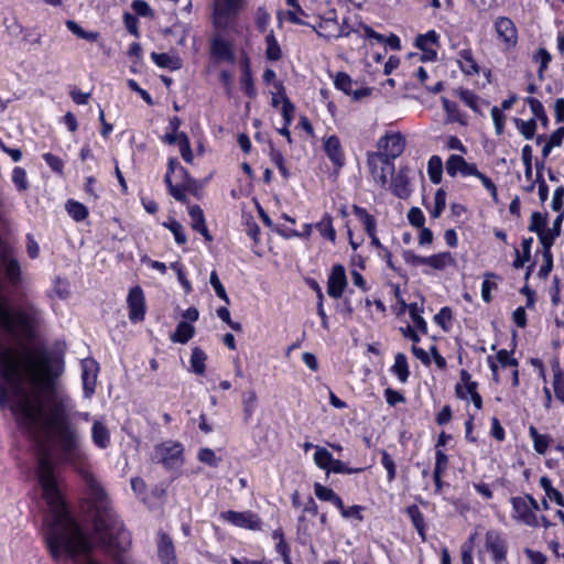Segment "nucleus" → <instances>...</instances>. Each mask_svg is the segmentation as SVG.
Segmentation results:
<instances>
[{"mask_svg":"<svg viewBox=\"0 0 564 564\" xmlns=\"http://www.w3.org/2000/svg\"><path fill=\"white\" fill-rule=\"evenodd\" d=\"M242 9V0H216L213 23L218 29H228L232 19Z\"/></svg>","mask_w":564,"mask_h":564,"instance_id":"obj_2","label":"nucleus"},{"mask_svg":"<svg viewBox=\"0 0 564 564\" xmlns=\"http://www.w3.org/2000/svg\"><path fill=\"white\" fill-rule=\"evenodd\" d=\"M511 503L519 520L525 524H532L534 522V512L531 510V507L525 498L514 497L511 499Z\"/></svg>","mask_w":564,"mask_h":564,"instance_id":"obj_17","label":"nucleus"},{"mask_svg":"<svg viewBox=\"0 0 564 564\" xmlns=\"http://www.w3.org/2000/svg\"><path fill=\"white\" fill-rule=\"evenodd\" d=\"M409 314L415 327H417L423 333H426V322L421 316V310L419 308L416 303L409 305Z\"/></svg>","mask_w":564,"mask_h":564,"instance_id":"obj_43","label":"nucleus"},{"mask_svg":"<svg viewBox=\"0 0 564 564\" xmlns=\"http://www.w3.org/2000/svg\"><path fill=\"white\" fill-rule=\"evenodd\" d=\"M517 127L519 128L522 135L528 140L533 138L536 130V123L534 119L528 121L517 120Z\"/></svg>","mask_w":564,"mask_h":564,"instance_id":"obj_48","label":"nucleus"},{"mask_svg":"<svg viewBox=\"0 0 564 564\" xmlns=\"http://www.w3.org/2000/svg\"><path fill=\"white\" fill-rule=\"evenodd\" d=\"M199 462L210 466L217 467L220 458L216 456V453L212 448H200L197 455Z\"/></svg>","mask_w":564,"mask_h":564,"instance_id":"obj_42","label":"nucleus"},{"mask_svg":"<svg viewBox=\"0 0 564 564\" xmlns=\"http://www.w3.org/2000/svg\"><path fill=\"white\" fill-rule=\"evenodd\" d=\"M68 214L77 221L83 220L87 217V208L78 202H68L66 204Z\"/></svg>","mask_w":564,"mask_h":564,"instance_id":"obj_41","label":"nucleus"},{"mask_svg":"<svg viewBox=\"0 0 564 564\" xmlns=\"http://www.w3.org/2000/svg\"><path fill=\"white\" fill-rule=\"evenodd\" d=\"M391 188L393 194L399 198H406L410 196V182L405 170H400L399 173L392 178Z\"/></svg>","mask_w":564,"mask_h":564,"instance_id":"obj_18","label":"nucleus"},{"mask_svg":"<svg viewBox=\"0 0 564 564\" xmlns=\"http://www.w3.org/2000/svg\"><path fill=\"white\" fill-rule=\"evenodd\" d=\"M341 512V516L344 518H355L357 519L358 521H362L364 520V517L361 514L362 510H364V507L361 506H351V507H348L346 508L344 505L341 508H338Z\"/></svg>","mask_w":564,"mask_h":564,"instance_id":"obj_56","label":"nucleus"},{"mask_svg":"<svg viewBox=\"0 0 564 564\" xmlns=\"http://www.w3.org/2000/svg\"><path fill=\"white\" fill-rule=\"evenodd\" d=\"M91 438L96 446L106 448L110 442V432L101 421H95L91 427Z\"/></svg>","mask_w":564,"mask_h":564,"instance_id":"obj_20","label":"nucleus"},{"mask_svg":"<svg viewBox=\"0 0 564 564\" xmlns=\"http://www.w3.org/2000/svg\"><path fill=\"white\" fill-rule=\"evenodd\" d=\"M367 165L370 170L373 181L381 187H384L388 183L389 176L393 174V162L386 159L381 154H376L372 152L367 155Z\"/></svg>","mask_w":564,"mask_h":564,"instance_id":"obj_3","label":"nucleus"},{"mask_svg":"<svg viewBox=\"0 0 564 564\" xmlns=\"http://www.w3.org/2000/svg\"><path fill=\"white\" fill-rule=\"evenodd\" d=\"M314 492L319 500L329 501L337 508L343 507L341 498L332 488L325 487L321 484H315Z\"/></svg>","mask_w":564,"mask_h":564,"instance_id":"obj_23","label":"nucleus"},{"mask_svg":"<svg viewBox=\"0 0 564 564\" xmlns=\"http://www.w3.org/2000/svg\"><path fill=\"white\" fill-rule=\"evenodd\" d=\"M447 463L448 459L446 454H444L442 451H437L435 455V467L433 471V478L438 479L441 477L442 473L447 467Z\"/></svg>","mask_w":564,"mask_h":564,"instance_id":"obj_50","label":"nucleus"},{"mask_svg":"<svg viewBox=\"0 0 564 564\" xmlns=\"http://www.w3.org/2000/svg\"><path fill=\"white\" fill-rule=\"evenodd\" d=\"M98 370V364L94 359H84L82 361V380L86 398H90L95 393Z\"/></svg>","mask_w":564,"mask_h":564,"instance_id":"obj_8","label":"nucleus"},{"mask_svg":"<svg viewBox=\"0 0 564 564\" xmlns=\"http://www.w3.org/2000/svg\"><path fill=\"white\" fill-rule=\"evenodd\" d=\"M8 403L20 427L37 445L36 478L50 509L43 531L51 555L57 560L65 552L76 564H98L90 557L91 544L66 510L51 453L44 444L46 440L54 444L61 460L82 476L95 502L101 505L95 516L96 532L107 550L119 556L130 545V535L117 514L104 507L106 492L87 466L78 430L72 421L70 398L67 394H0V406ZM117 561L124 564L120 557Z\"/></svg>","mask_w":564,"mask_h":564,"instance_id":"obj_1","label":"nucleus"},{"mask_svg":"<svg viewBox=\"0 0 564 564\" xmlns=\"http://www.w3.org/2000/svg\"><path fill=\"white\" fill-rule=\"evenodd\" d=\"M563 197H564V187L560 186L555 189L552 197V209L555 212H560L563 206Z\"/></svg>","mask_w":564,"mask_h":564,"instance_id":"obj_64","label":"nucleus"},{"mask_svg":"<svg viewBox=\"0 0 564 564\" xmlns=\"http://www.w3.org/2000/svg\"><path fill=\"white\" fill-rule=\"evenodd\" d=\"M392 371L398 376L401 382H405L408 380L410 372L408 360L404 354L399 352L395 355Z\"/></svg>","mask_w":564,"mask_h":564,"instance_id":"obj_27","label":"nucleus"},{"mask_svg":"<svg viewBox=\"0 0 564 564\" xmlns=\"http://www.w3.org/2000/svg\"><path fill=\"white\" fill-rule=\"evenodd\" d=\"M563 220V214H560L553 221L552 228L540 232V242L543 248H546V242L550 243V248L552 247L556 237L561 234V225Z\"/></svg>","mask_w":564,"mask_h":564,"instance_id":"obj_22","label":"nucleus"},{"mask_svg":"<svg viewBox=\"0 0 564 564\" xmlns=\"http://www.w3.org/2000/svg\"><path fill=\"white\" fill-rule=\"evenodd\" d=\"M473 540L474 536H470L469 542H466L462 546V564H474L473 563Z\"/></svg>","mask_w":564,"mask_h":564,"instance_id":"obj_61","label":"nucleus"},{"mask_svg":"<svg viewBox=\"0 0 564 564\" xmlns=\"http://www.w3.org/2000/svg\"><path fill=\"white\" fill-rule=\"evenodd\" d=\"M334 83L337 89L344 91L346 95H351L354 100H360L371 94V89L367 87L354 89V82L346 73H337Z\"/></svg>","mask_w":564,"mask_h":564,"instance_id":"obj_12","label":"nucleus"},{"mask_svg":"<svg viewBox=\"0 0 564 564\" xmlns=\"http://www.w3.org/2000/svg\"><path fill=\"white\" fill-rule=\"evenodd\" d=\"M0 263L7 281L13 286L18 285L21 281L20 263L14 258L12 248L4 241H0Z\"/></svg>","mask_w":564,"mask_h":564,"instance_id":"obj_4","label":"nucleus"},{"mask_svg":"<svg viewBox=\"0 0 564 564\" xmlns=\"http://www.w3.org/2000/svg\"><path fill=\"white\" fill-rule=\"evenodd\" d=\"M123 22L127 30L135 37H139L138 19L133 14L126 12L123 14Z\"/></svg>","mask_w":564,"mask_h":564,"instance_id":"obj_60","label":"nucleus"},{"mask_svg":"<svg viewBox=\"0 0 564 564\" xmlns=\"http://www.w3.org/2000/svg\"><path fill=\"white\" fill-rule=\"evenodd\" d=\"M324 150L334 165H336L338 169L344 165L345 159L341 151L340 141L336 135H330L325 140Z\"/></svg>","mask_w":564,"mask_h":564,"instance_id":"obj_15","label":"nucleus"},{"mask_svg":"<svg viewBox=\"0 0 564 564\" xmlns=\"http://www.w3.org/2000/svg\"><path fill=\"white\" fill-rule=\"evenodd\" d=\"M294 112H295V107L293 106V104L286 97H283V105L281 108V113L284 119V123L286 126L291 124L293 117H294Z\"/></svg>","mask_w":564,"mask_h":564,"instance_id":"obj_54","label":"nucleus"},{"mask_svg":"<svg viewBox=\"0 0 564 564\" xmlns=\"http://www.w3.org/2000/svg\"><path fill=\"white\" fill-rule=\"evenodd\" d=\"M352 209L354 213L364 221L367 232L373 237V231L376 229V223L373 217L369 215L366 209L357 205H355Z\"/></svg>","mask_w":564,"mask_h":564,"instance_id":"obj_39","label":"nucleus"},{"mask_svg":"<svg viewBox=\"0 0 564 564\" xmlns=\"http://www.w3.org/2000/svg\"><path fill=\"white\" fill-rule=\"evenodd\" d=\"M209 282H210L212 286L214 288L217 296L220 297L223 301H225L227 304H229V297L226 293V290H225L224 285L221 284L220 280L215 271H213L210 273Z\"/></svg>","mask_w":564,"mask_h":564,"instance_id":"obj_49","label":"nucleus"},{"mask_svg":"<svg viewBox=\"0 0 564 564\" xmlns=\"http://www.w3.org/2000/svg\"><path fill=\"white\" fill-rule=\"evenodd\" d=\"M427 173L430 181L433 184H438L442 181L443 163L440 156L433 155L427 163Z\"/></svg>","mask_w":564,"mask_h":564,"instance_id":"obj_26","label":"nucleus"},{"mask_svg":"<svg viewBox=\"0 0 564 564\" xmlns=\"http://www.w3.org/2000/svg\"><path fill=\"white\" fill-rule=\"evenodd\" d=\"M47 294L52 299H61L64 300L68 296V282L56 276L52 281V286L47 289Z\"/></svg>","mask_w":564,"mask_h":564,"instance_id":"obj_28","label":"nucleus"},{"mask_svg":"<svg viewBox=\"0 0 564 564\" xmlns=\"http://www.w3.org/2000/svg\"><path fill=\"white\" fill-rule=\"evenodd\" d=\"M12 182L19 191H25L29 187L25 170L19 166L14 167L12 172Z\"/></svg>","mask_w":564,"mask_h":564,"instance_id":"obj_45","label":"nucleus"},{"mask_svg":"<svg viewBox=\"0 0 564 564\" xmlns=\"http://www.w3.org/2000/svg\"><path fill=\"white\" fill-rule=\"evenodd\" d=\"M129 318L132 322L143 321L145 314L144 295L140 286H134L128 294Z\"/></svg>","mask_w":564,"mask_h":564,"instance_id":"obj_10","label":"nucleus"},{"mask_svg":"<svg viewBox=\"0 0 564 564\" xmlns=\"http://www.w3.org/2000/svg\"><path fill=\"white\" fill-rule=\"evenodd\" d=\"M529 434L533 441L534 449L539 454H544L550 444V436L546 434H540L534 426L529 427Z\"/></svg>","mask_w":564,"mask_h":564,"instance_id":"obj_29","label":"nucleus"},{"mask_svg":"<svg viewBox=\"0 0 564 564\" xmlns=\"http://www.w3.org/2000/svg\"><path fill=\"white\" fill-rule=\"evenodd\" d=\"M188 214L192 218V228L195 231H206V223L202 208L199 206L189 207Z\"/></svg>","mask_w":564,"mask_h":564,"instance_id":"obj_35","label":"nucleus"},{"mask_svg":"<svg viewBox=\"0 0 564 564\" xmlns=\"http://www.w3.org/2000/svg\"><path fill=\"white\" fill-rule=\"evenodd\" d=\"M553 388L556 398L564 402V377L558 369L554 373Z\"/></svg>","mask_w":564,"mask_h":564,"instance_id":"obj_52","label":"nucleus"},{"mask_svg":"<svg viewBox=\"0 0 564 564\" xmlns=\"http://www.w3.org/2000/svg\"><path fill=\"white\" fill-rule=\"evenodd\" d=\"M210 52L217 62H235V54L232 52V48L230 44L226 42L224 39L218 37L213 40Z\"/></svg>","mask_w":564,"mask_h":564,"instance_id":"obj_16","label":"nucleus"},{"mask_svg":"<svg viewBox=\"0 0 564 564\" xmlns=\"http://www.w3.org/2000/svg\"><path fill=\"white\" fill-rule=\"evenodd\" d=\"M178 147L183 160L191 163L193 161V152L189 139L184 132L178 133Z\"/></svg>","mask_w":564,"mask_h":564,"instance_id":"obj_40","label":"nucleus"},{"mask_svg":"<svg viewBox=\"0 0 564 564\" xmlns=\"http://www.w3.org/2000/svg\"><path fill=\"white\" fill-rule=\"evenodd\" d=\"M490 115H491L497 134H501L503 132V127H505V115L497 107L491 108Z\"/></svg>","mask_w":564,"mask_h":564,"instance_id":"obj_58","label":"nucleus"},{"mask_svg":"<svg viewBox=\"0 0 564 564\" xmlns=\"http://www.w3.org/2000/svg\"><path fill=\"white\" fill-rule=\"evenodd\" d=\"M408 219L414 227L421 228L424 225L425 217L420 208L412 207L408 213Z\"/></svg>","mask_w":564,"mask_h":564,"instance_id":"obj_57","label":"nucleus"},{"mask_svg":"<svg viewBox=\"0 0 564 564\" xmlns=\"http://www.w3.org/2000/svg\"><path fill=\"white\" fill-rule=\"evenodd\" d=\"M381 464L387 469L388 481L391 482L395 478L397 466L392 457L386 451L381 452Z\"/></svg>","mask_w":564,"mask_h":564,"instance_id":"obj_46","label":"nucleus"},{"mask_svg":"<svg viewBox=\"0 0 564 564\" xmlns=\"http://www.w3.org/2000/svg\"><path fill=\"white\" fill-rule=\"evenodd\" d=\"M347 284L345 269L338 264L332 269L327 283V293L334 299H339L343 295Z\"/></svg>","mask_w":564,"mask_h":564,"instance_id":"obj_13","label":"nucleus"},{"mask_svg":"<svg viewBox=\"0 0 564 564\" xmlns=\"http://www.w3.org/2000/svg\"><path fill=\"white\" fill-rule=\"evenodd\" d=\"M437 42V35L434 31H430L426 34L419 35L415 39V44L424 53H431L432 57H436V52L432 48Z\"/></svg>","mask_w":564,"mask_h":564,"instance_id":"obj_25","label":"nucleus"},{"mask_svg":"<svg viewBox=\"0 0 564 564\" xmlns=\"http://www.w3.org/2000/svg\"><path fill=\"white\" fill-rule=\"evenodd\" d=\"M256 25L260 32H265L270 22V14L263 7H259L256 11Z\"/></svg>","mask_w":564,"mask_h":564,"instance_id":"obj_47","label":"nucleus"},{"mask_svg":"<svg viewBox=\"0 0 564 564\" xmlns=\"http://www.w3.org/2000/svg\"><path fill=\"white\" fill-rule=\"evenodd\" d=\"M206 354L198 347L192 350L191 366L195 373L203 375L205 372Z\"/></svg>","mask_w":564,"mask_h":564,"instance_id":"obj_34","label":"nucleus"},{"mask_svg":"<svg viewBox=\"0 0 564 564\" xmlns=\"http://www.w3.org/2000/svg\"><path fill=\"white\" fill-rule=\"evenodd\" d=\"M378 152L386 159L393 162L394 159L400 156L405 149V140L401 133H387L378 141Z\"/></svg>","mask_w":564,"mask_h":564,"instance_id":"obj_5","label":"nucleus"},{"mask_svg":"<svg viewBox=\"0 0 564 564\" xmlns=\"http://www.w3.org/2000/svg\"><path fill=\"white\" fill-rule=\"evenodd\" d=\"M133 11L141 17H152L153 11L144 0H134L131 4Z\"/></svg>","mask_w":564,"mask_h":564,"instance_id":"obj_59","label":"nucleus"},{"mask_svg":"<svg viewBox=\"0 0 564 564\" xmlns=\"http://www.w3.org/2000/svg\"><path fill=\"white\" fill-rule=\"evenodd\" d=\"M543 259H544V264L540 268L538 274H539V276L545 279L549 275V273L551 272L552 267H553V258H552L549 242H546V248H543Z\"/></svg>","mask_w":564,"mask_h":564,"instance_id":"obj_44","label":"nucleus"},{"mask_svg":"<svg viewBox=\"0 0 564 564\" xmlns=\"http://www.w3.org/2000/svg\"><path fill=\"white\" fill-rule=\"evenodd\" d=\"M195 335V327L186 321L180 322L174 333L171 334L173 343L186 344Z\"/></svg>","mask_w":564,"mask_h":564,"instance_id":"obj_21","label":"nucleus"},{"mask_svg":"<svg viewBox=\"0 0 564 564\" xmlns=\"http://www.w3.org/2000/svg\"><path fill=\"white\" fill-rule=\"evenodd\" d=\"M314 463L321 469L327 470L333 463V456L325 447L315 446Z\"/></svg>","mask_w":564,"mask_h":564,"instance_id":"obj_33","label":"nucleus"},{"mask_svg":"<svg viewBox=\"0 0 564 564\" xmlns=\"http://www.w3.org/2000/svg\"><path fill=\"white\" fill-rule=\"evenodd\" d=\"M485 547L492 555V561L499 564L506 560L507 544L496 531H488L485 536Z\"/></svg>","mask_w":564,"mask_h":564,"instance_id":"obj_9","label":"nucleus"},{"mask_svg":"<svg viewBox=\"0 0 564 564\" xmlns=\"http://www.w3.org/2000/svg\"><path fill=\"white\" fill-rule=\"evenodd\" d=\"M495 31L498 39L506 45L507 48L516 45L518 33L513 22L509 18H497L495 21Z\"/></svg>","mask_w":564,"mask_h":564,"instance_id":"obj_7","label":"nucleus"},{"mask_svg":"<svg viewBox=\"0 0 564 564\" xmlns=\"http://www.w3.org/2000/svg\"><path fill=\"white\" fill-rule=\"evenodd\" d=\"M316 228L322 236L328 238L330 241H335L336 231L333 227L332 217L328 214L324 215L322 220L316 225Z\"/></svg>","mask_w":564,"mask_h":564,"instance_id":"obj_36","label":"nucleus"},{"mask_svg":"<svg viewBox=\"0 0 564 564\" xmlns=\"http://www.w3.org/2000/svg\"><path fill=\"white\" fill-rule=\"evenodd\" d=\"M452 262L453 258L449 252H442L430 257H425V265H430L435 270H442Z\"/></svg>","mask_w":564,"mask_h":564,"instance_id":"obj_30","label":"nucleus"},{"mask_svg":"<svg viewBox=\"0 0 564 564\" xmlns=\"http://www.w3.org/2000/svg\"><path fill=\"white\" fill-rule=\"evenodd\" d=\"M408 513L411 516L414 527L422 532L423 530V517L419 511L416 506H410L408 508Z\"/></svg>","mask_w":564,"mask_h":564,"instance_id":"obj_62","label":"nucleus"},{"mask_svg":"<svg viewBox=\"0 0 564 564\" xmlns=\"http://www.w3.org/2000/svg\"><path fill=\"white\" fill-rule=\"evenodd\" d=\"M219 516L223 520L230 522L235 527L249 530H261V520L251 511L237 512L228 510L220 512Z\"/></svg>","mask_w":564,"mask_h":564,"instance_id":"obj_6","label":"nucleus"},{"mask_svg":"<svg viewBox=\"0 0 564 564\" xmlns=\"http://www.w3.org/2000/svg\"><path fill=\"white\" fill-rule=\"evenodd\" d=\"M459 65L464 73L468 75H476L479 73L478 65L473 57L470 50H463L459 52Z\"/></svg>","mask_w":564,"mask_h":564,"instance_id":"obj_24","label":"nucleus"},{"mask_svg":"<svg viewBox=\"0 0 564 564\" xmlns=\"http://www.w3.org/2000/svg\"><path fill=\"white\" fill-rule=\"evenodd\" d=\"M466 161L463 156L453 154L446 162V172L449 176H455L458 172L462 174Z\"/></svg>","mask_w":564,"mask_h":564,"instance_id":"obj_37","label":"nucleus"},{"mask_svg":"<svg viewBox=\"0 0 564 564\" xmlns=\"http://www.w3.org/2000/svg\"><path fill=\"white\" fill-rule=\"evenodd\" d=\"M158 557L162 564H177L173 541L165 533L159 534Z\"/></svg>","mask_w":564,"mask_h":564,"instance_id":"obj_14","label":"nucleus"},{"mask_svg":"<svg viewBox=\"0 0 564 564\" xmlns=\"http://www.w3.org/2000/svg\"><path fill=\"white\" fill-rule=\"evenodd\" d=\"M434 209L432 212V216L434 218H437L440 217V215L442 214V212L445 209V205H446V194L443 189H437V192L435 193V197H434Z\"/></svg>","mask_w":564,"mask_h":564,"instance_id":"obj_51","label":"nucleus"},{"mask_svg":"<svg viewBox=\"0 0 564 564\" xmlns=\"http://www.w3.org/2000/svg\"><path fill=\"white\" fill-rule=\"evenodd\" d=\"M534 59H535V62L540 63L539 76L542 77V73L547 67V65L551 61V55L545 48L541 47L534 54Z\"/></svg>","mask_w":564,"mask_h":564,"instance_id":"obj_55","label":"nucleus"},{"mask_svg":"<svg viewBox=\"0 0 564 564\" xmlns=\"http://www.w3.org/2000/svg\"><path fill=\"white\" fill-rule=\"evenodd\" d=\"M545 226V218L538 212L531 215L529 230L534 231L540 236Z\"/></svg>","mask_w":564,"mask_h":564,"instance_id":"obj_53","label":"nucleus"},{"mask_svg":"<svg viewBox=\"0 0 564 564\" xmlns=\"http://www.w3.org/2000/svg\"><path fill=\"white\" fill-rule=\"evenodd\" d=\"M152 59L160 67H165L170 69H177L181 67V63L178 58L172 57L166 53H152Z\"/></svg>","mask_w":564,"mask_h":564,"instance_id":"obj_31","label":"nucleus"},{"mask_svg":"<svg viewBox=\"0 0 564 564\" xmlns=\"http://www.w3.org/2000/svg\"><path fill=\"white\" fill-rule=\"evenodd\" d=\"M258 404V394L254 389L245 391L241 395L243 421L247 423L254 414Z\"/></svg>","mask_w":564,"mask_h":564,"instance_id":"obj_19","label":"nucleus"},{"mask_svg":"<svg viewBox=\"0 0 564 564\" xmlns=\"http://www.w3.org/2000/svg\"><path fill=\"white\" fill-rule=\"evenodd\" d=\"M161 460L169 467H178L182 464L183 446L180 443L166 442L160 446Z\"/></svg>","mask_w":564,"mask_h":564,"instance_id":"obj_11","label":"nucleus"},{"mask_svg":"<svg viewBox=\"0 0 564 564\" xmlns=\"http://www.w3.org/2000/svg\"><path fill=\"white\" fill-rule=\"evenodd\" d=\"M496 358L501 364L502 367H516L518 365L517 360L514 358H511L509 351L506 349L499 350L496 355Z\"/></svg>","mask_w":564,"mask_h":564,"instance_id":"obj_63","label":"nucleus"},{"mask_svg":"<svg viewBox=\"0 0 564 564\" xmlns=\"http://www.w3.org/2000/svg\"><path fill=\"white\" fill-rule=\"evenodd\" d=\"M163 226L171 230V232L174 236L175 241L178 245L186 243L187 237L184 232V227L178 221H176L175 219H171L170 221L164 223Z\"/></svg>","mask_w":564,"mask_h":564,"instance_id":"obj_38","label":"nucleus"},{"mask_svg":"<svg viewBox=\"0 0 564 564\" xmlns=\"http://www.w3.org/2000/svg\"><path fill=\"white\" fill-rule=\"evenodd\" d=\"M265 44H267V50H265L267 58L270 61L280 59L281 55H282L281 47H280L272 31L269 34H267Z\"/></svg>","mask_w":564,"mask_h":564,"instance_id":"obj_32","label":"nucleus"}]
</instances>
